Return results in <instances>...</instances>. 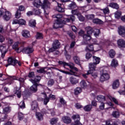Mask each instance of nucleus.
<instances>
[{"label":"nucleus","mask_w":125,"mask_h":125,"mask_svg":"<svg viewBox=\"0 0 125 125\" xmlns=\"http://www.w3.org/2000/svg\"><path fill=\"white\" fill-rule=\"evenodd\" d=\"M72 13L74 15H77L78 16V15H79L80 13H81L80 12L78 11L77 10H72Z\"/></svg>","instance_id":"nucleus-56"},{"label":"nucleus","mask_w":125,"mask_h":125,"mask_svg":"<svg viewBox=\"0 0 125 125\" xmlns=\"http://www.w3.org/2000/svg\"><path fill=\"white\" fill-rule=\"evenodd\" d=\"M117 44L119 47H125V41L120 39L117 40Z\"/></svg>","instance_id":"nucleus-12"},{"label":"nucleus","mask_w":125,"mask_h":125,"mask_svg":"<svg viewBox=\"0 0 125 125\" xmlns=\"http://www.w3.org/2000/svg\"><path fill=\"white\" fill-rule=\"evenodd\" d=\"M93 63H94L97 65H98V64L100 63V58L93 56Z\"/></svg>","instance_id":"nucleus-22"},{"label":"nucleus","mask_w":125,"mask_h":125,"mask_svg":"<svg viewBox=\"0 0 125 125\" xmlns=\"http://www.w3.org/2000/svg\"><path fill=\"white\" fill-rule=\"evenodd\" d=\"M69 7L71 9H74V8H76V7H77V5L75 2H72L69 5Z\"/></svg>","instance_id":"nucleus-50"},{"label":"nucleus","mask_w":125,"mask_h":125,"mask_svg":"<svg viewBox=\"0 0 125 125\" xmlns=\"http://www.w3.org/2000/svg\"><path fill=\"white\" fill-rule=\"evenodd\" d=\"M57 122H58V118H53L50 120V125H54L57 124Z\"/></svg>","instance_id":"nucleus-30"},{"label":"nucleus","mask_w":125,"mask_h":125,"mask_svg":"<svg viewBox=\"0 0 125 125\" xmlns=\"http://www.w3.org/2000/svg\"><path fill=\"white\" fill-rule=\"evenodd\" d=\"M55 18H57V21L54 24V28L57 29V28H61L62 24H65V23H68V22H70L71 21H75L76 17L72 15L67 16V18H65L63 21H60L61 20H63L62 18V15H57L55 17Z\"/></svg>","instance_id":"nucleus-1"},{"label":"nucleus","mask_w":125,"mask_h":125,"mask_svg":"<svg viewBox=\"0 0 125 125\" xmlns=\"http://www.w3.org/2000/svg\"><path fill=\"white\" fill-rule=\"evenodd\" d=\"M42 95H43L44 97V99L43 101V103L44 105H46L48 102H49V98H47V96H46V94L44 93H42Z\"/></svg>","instance_id":"nucleus-24"},{"label":"nucleus","mask_w":125,"mask_h":125,"mask_svg":"<svg viewBox=\"0 0 125 125\" xmlns=\"http://www.w3.org/2000/svg\"><path fill=\"white\" fill-rule=\"evenodd\" d=\"M82 91H83V90L81 87H77L74 89V94H75V95H78V94H80Z\"/></svg>","instance_id":"nucleus-28"},{"label":"nucleus","mask_w":125,"mask_h":125,"mask_svg":"<svg viewBox=\"0 0 125 125\" xmlns=\"http://www.w3.org/2000/svg\"><path fill=\"white\" fill-rule=\"evenodd\" d=\"M73 60L76 64H80V58L78 56H74L73 57Z\"/></svg>","instance_id":"nucleus-41"},{"label":"nucleus","mask_w":125,"mask_h":125,"mask_svg":"<svg viewBox=\"0 0 125 125\" xmlns=\"http://www.w3.org/2000/svg\"><path fill=\"white\" fill-rule=\"evenodd\" d=\"M78 17L79 18V20L80 21H84V17H83L82 15H81V13H80L79 15H78Z\"/></svg>","instance_id":"nucleus-51"},{"label":"nucleus","mask_w":125,"mask_h":125,"mask_svg":"<svg viewBox=\"0 0 125 125\" xmlns=\"http://www.w3.org/2000/svg\"><path fill=\"white\" fill-rule=\"evenodd\" d=\"M121 16H122V12H121V11H118L115 13V18L119 19Z\"/></svg>","instance_id":"nucleus-40"},{"label":"nucleus","mask_w":125,"mask_h":125,"mask_svg":"<svg viewBox=\"0 0 125 125\" xmlns=\"http://www.w3.org/2000/svg\"><path fill=\"white\" fill-rule=\"evenodd\" d=\"M108 98H109V99L111 100V101H113L114 103H115V104H116V105H121L120 104H119V102H118V100L116 99V98L111 96H109Z\"/></svg>","instance_id":"nucleus-29"},{"label":"nucleus","mask_w":125,"mask_h":125,"mask_svg":"<svg viewBox=\"0 0 125 125\" xmlns=\"http://www.w3.org/2000/svg\"><path fill=\"white\" fill-rule=\"evenodd\" d=\"M33 5L35 7H40L42 5V2L41 0H35L33 2Z\"/></svg>","instance_id":"nucleus-17"},{"label":"nucleus","mask_w":125,"mask_h":125,"mask_svg":"<svg viewBox=\"0 0 125 125\" xmlns=\"http://www.w3.org/2000/svg\"><path fill=\"white\" fill-rule=\"evenodd\" d=\"M0 50L1 53H2V52H6V47H5L4 45H0Z\"/></svg>","instance_id":"nucleus-44"},{"label":"nucleus","mask_w":125,"mask_h":125,"mask_svg":"<svg viewBox=\"0 0 125 125\" xmlns=\"http://www.w3.org/2000/svg\"><path fill=\"white\" fill-rule=\"evenodd\" d=\"M33 51L34 49L30 47L24 48L23 50V53H26V54H29V53H32V52H33Z\"/></svg>","instance_id":"nucleus-14"},{"label":"nucleus","mask_w":125,"mask_h":125,"mask_svg":"<svg viewBox=\"0 0 125 125\" xmlns=\"http://www.w3.org/2000/svg\"><path fill=\"white\" fill-rule=\"evenodd\" d=\"M31 110H37V109H38V103L36 101H33L31 103Z\"/></svg>","instance_id":"nucleus-20"},{"label":"nucleus","mask_w":125,"mask_h":125,"mask_svg":"<svg viewBox=\"0 0 125 125\" xmlns=\"http://www.w3.org/2000/svg\"><path fill=\"white\" fill-rule=\"evenodd\" d=\"M69 81L72 84H77L79 83V79L75 77H70Z\"/></svg>","instance_id":"nucleus-19"},{"label":"nucleus","mask_w":125,"mask_h":125,"mask_svg":"<svg viewBox=\"0 0 125 125\" xmlns=\"http://www.w3.org/2000/svg\"><path fill=\"white\" fill-rule=\"evenodd\" d=\"M86 50H89V51H93L94 48L93 45H88L86 48Z\"/></svg>","instance_id":"nucleus-45"},{"label":"nucleus","mask_w":125,"mask_h":125,"mask_svg":"<svg viewBox=\"0 0 125 125\" xmlns=\"http://www.w3.org/2000/svg\"><path fill=\"white\" fill-rule=\"evenodd\" d=\"M11 111V107L9 106H4L3 107V114H8V113H10Z\"/></svg>","instance_id":"nucleus-18"},{"label":"nucleus","mask_w":125,"mask_h":125,"mask_svg":"<svg viewBox=\"0 0 125 125\" xmlns=\"http://www.w3.org/2000/svg\"><path fill=\"white\" fill-rule=\"evenodd\" d=\"M36 118L39 121H42L43 119V115L40 112H37L36 114Z\"/></svg>","instance_id":"nucleus-23"},{"label":"nucleus","mask_w":125,"mask_h":125,"mask_svg":"<svg viewBox=\"0 0 125 125\" xmlns=\"http://www.w3.org/2000/svg\"><path fill=\"white\" fill-rule=\"evenodd\" d=\"M71 118L74 122H76V121H81V117L79 114L73 115L71 117Z\"/></svg>","instance_id":"nucleus-25"},{"label":"nucleus","mask_w":125,"mask_h":125,"mask_svg":"<svg viewBox=\"0 0 125 125\" xmlns=\"http://www.w3.org/2000/svg\"><path fill=\"white\" fill-rule=\"evenodd\" d=\"M36 38L37 40H42V39H43V35H42V34L38 32Z\"/></svg>","instance_id":"nucleus-34"},{"label":"nucleus","mask_w":125,"mask_h":125,"mask_svg":"<svg viewBox=\"0 0 125 125\" xmlns=\"http://www.w3.org/2000/svg\"><path fill=\"white\" fill-rule=\"evenodd\" d=\"M97 100H98V101H100V102H103V101H104V96H98L97 97Z\"/></svg>","instance_id":"nucleus-46"},{"label":"nucleus","mask_w":125,"mask_h":125,"mask_svg":"<svg viewBox=\"0 0 125 125\" xmlns=\"http://www.w3.org/2000/svg\"><path fill=\"white\" fill-rule=\"evenodd\" d=\"M108 54L110 58H114V57H115V55H116V52H115V50L113 49H111L109 50Z\"/></svg>","instance_id":"nucleus-27"},{"label":"nucleus","mask_w":125,"mask_h":125,"mask_svg":"<svg viewBox=\"0 0 125 125\" xmlns=\"http://www.w3.org/2000/svg\"><path fill=\"white\" fill-rule=\"evenodd\" d=\"M60 46V42L59 41L56 40L54 42L52 47L49 49V52H53V51H55L56 49H58Z\"/></svg>","instance_id":"nucleus-6"},{"label":"nucleus","mask_w":125,"mask_h":125,"mask_svg":"<svg viewBox=\"0 0 125 125\" xmlns=\"http://www.w3.org/2000/svg\"><path fill=\"white\" fill-rule=\"evenodd\" d=\"M91 109H92V106L91 105H87L84 107V111H86V112L90 111Z\"/></svg>","instance_id":"nucleus-37"},{"label":"nucleus","mask_w":125,"mask_h":125,"mask_svg":"<svg viewBox=\"0 0 125 125\" xmlns=\"http://www.w3.org/2000/svg\"><path fill=\"white\" fill-rule=\"evenodd\" d=\"M118 33L122 37H125V28L123 26H120L118 28Z\"/></svg>","instance_id":"nucleus-13"},{"label":"nucleus","mask_w":125,"mask_h":125,"mask_svg":"<svg viewBox=\"0 0 125 125\" xmlns=\"http://www.w3.org/2000/svg\"><path fill=\"white\" fill-rule=\"evenodd\" d=\"M57 10L59 12H63L64 9H63V8H62V7H61V4H59L58 3V7L57 8Z\"/></svg>","instance_id":"nucleus-36"},{"label":"nucleus","mask_w":125,"mask_h":125,"mask_svg":"<svg viewBox=\"0 0 125 125\" xmlns=\"http://www.w3.org/2000/svg\"><path fill=\"white\" fill-rule=\"evenodd\" d=\"M30 81L33 83V85L30 87V90L33 92H37L38 91V88H37V84L36 82H33V80H30Z\"/></svg>","instance_id":"nucleus-10"},{"label":"nucleus","mask_w":125,"mask_h":125,"mask_svg":"<svg viewBox=\"0 0 125 125\" xmlns=\"http://www.w3.org/2000/svg\"><path fill=\"white\" fill-rule=\"evenodd\" d=\"M15 17L18 19H19V18L21 17V12H20V11L17 10L16 11V14H15Z\"/></svg>","instance_id":"nucleus-42"},{"label":"nucleus","mask_w":125,"mask_h":125,"mask_svg":"<svg viewBox=\"0 0 125 125\" xmlns=\"http://www.w3.org/2000/svg\"><path fill=\"white\" fill-rule=\"evenodd\" d=\"M60 102L61 103L62 105H66V102H65V100H64V99L62 98H60Z\"/></svg>","instance_id":"nucleus-59"},{"label":"nucleus","mask_w":125,"mask_h":125,"mask_svg":"<svg viewBox=\"0 0 125 125\" xmlns=\"http://www.w3.org/2000/svg\"><path fill=\"white\" fill-rule=\"evenodd\" d=\"M57 70L60 72H61L62 73H63V74H67V75H75V74H76V72H74L73 70H70V72L62 70H59L58 69H57Z\"/></svg>","instance_id":"nucleus-21"},{"label":"nucleus","mask_w":125,"mask_h":125,"mask_svg":"<svg viewBox=\"0 0 125 125\" xmlns=\"http://www.w3.org/2000/svg\"><path fill=\"white\" fill-rule=\"evenodd\" d=\"M12 79L13 80H17V81H19V82H21V83H23V82H24V79L23 78H18L15 77H13Z\"/></svg>","instance_id":"nucleus-55"},{"label":"nucleus","mask_w":125,"mask_h":125,"mask_svg":"<svg viewBox=\"0 0 125 125\" xmlns=\"http://www.w3.org/2000/svg\"><path fill=\"white\" fill-rule=\"evenodd\" d=\"M22 36L24 38H26V39H28V38H30L31 35H30V32L29 31L26 30H24L22 31Z\"/></svg>","instance_id":"nucleus-15"},{"label":"nucleus","mask_w":125,"mask_h":125,"mask_svg":"<svg viewBox=\"0 0 125 125\" xmlns=\"http://www.w3.org/2000/svg\"><path fill=\"white\" fill-rule=\"evenodd\" d=\"M120 86V82L118 80H115L112 83V88L113 89H117Z\"/></svg>","instance_id":"nucleus-16"},{"label":"nucleus","mask_w":125,"mask_h":125,"mask_svg":"<svg viewBox=\"0 0 125 125\" xmlns=\"http://www.w3.org/2000/svg\"><path fill=\"white\" fill-rule=\"evenodd\" d=\"M85 17L88 20H92L94 18V15H87Z\"/></svg>","instance_id":"nucleus-48"},{"label":"nucleus","mask_w":125,"mask_h":125,"mask_svg":"<svg viewBox=\"0 0 125 125\" xmlns=\"http://www.w3.org/2000/svg\"><path fill=\"white\" fill-rule=\"evenodd\" d=\"M119 65L118 63V61L116 59H113L111 61V67H113L114 68L117 67Z\"/></svg>","instance_id":"nucleus-26"},{"label":"nucleus","mask_w":125,"mask_h":125,"mask_svg":"<svg viewBox=\"0 0 125 125\" xmlns=\"http://www.w3.org/2000/svg\"><path fill=\"white\" fill-rule=\"evenodd\" d=\"M94 32H95V37H98V36H99V33H100V30H99V29H95Z\"/></svg>","instance_id":"nucleus-49"},{"label":"nucleus","mask_w":125,"mask_h":125,"mask_svg":"<svg viewBox=\"0 0 125 125\" xmlns=\"http://www.w3.org/2000/svg\"><path fill=\"white\" fill-rule=\"evenodd\" d=\"M40 80H41V77L37 76L35 80H32V82H33V83H34V82H36V83H37V82H39V81Z\"/></svg>","instance_id":"nucleus-62"},{"label":"nucleus","mask_w":125,"mask_h":125,"mask_svg":"<svg viewBox=\"0 0 125 125\" xmlns=\"http://www.w3.org/2000/svg\"><path fill=\"white\" fill-rule=\"evenodd\" d=\"M54 84V81H53V80H51L48 82V85H49V86H51V85H53Z\"/></svg>","instance_id":"nucleus-60"},{"label":"nucleus","mask_w":125,"mask_h":125,"mask_svg":"<svg viewBox=\"0 0 125 125\" xmlns=\"http://www.w3.org/2000/svg\"><path fill=\"white\" fill-rule=\"evenodd\" d=\"M19 105L20 108H21V109H24V108H25V103L24 102V101H22L21 102Z\"/></svg>","instance_id":"nucleus-58"},{"label":"nucleus","mask_w":125,"mask_h":125,"mask_svg":"<svg viewBox=\"0 0 125 125\" xmlns=\"http://www.w3.org/2000/svg\"><path fill=\"white\" fill-rule=\"evenodd\" d=\"M33 13L36 15H40L41 14V11L40 10H33Z\"/></svg>","instance_id":"nucleus-61"},{"label":"nucleus","mask_w":125,"mask_h":125,"mask_svg":"<svg viewBox=\"0 0 125 125\" xmlns=\"http://www.w3.org/2000/svg\"><path fill=\"white\" fill-rule=\"evenodd\" d=\"M96 66L97 64L94 62L89 63L88 65L89 70L87 71V74H91V72H94L96 70Z\"/></svg>","instance_id":"nucleus-8"},{"label":"nucleus","mask_w":125,"mask_h":125,"mask_svg":"<svg viewBox=\"0 0 125 125\" xmlns=\"http://www.w3.org/2000/svg\"><path fill=\"white\" fill-rule=\"evenodd\" d=\"M44 112L46 114H49V113L51 112V114L52 116H54V115H55V111H54V110L52 109L46 110Z\"/></svg>","instance_id":"nucleus-35"},{"label":"nucleus","mask_w":125,"mask_h":125,"mask_svg":"<svg viewBox=\"0 0 125 125\" xmlns=\"http://www.w3.org/2000/svg\"><path fill=\"white\" fill-rule=\"evenodd\" d=\"M86 31H87V35H84L83 36V39L84 42H85V43H86L87 42L90 41L91 40V37L90 35L93 33V29L90 26H88L85 28Z\"/></svg>","instance_id":"nucleus-3"},{"label":"nucleus","mask_w":125,"mask_h":125,"mask_svg":"<svg viewBox=\"0 0 125 125\" xmlns=\"http://www.w3.org/2000/svg\"><path fill=\"white\" fill-rule=\"evenodd\" d=\"M18 45H20V42H15L13 45V49H15V50H16V49H17V48H18Z\"/></svg>","instance_id":"nucleus-47"},{"label":"nucleus","mask_w":125,"mask_h":125,"mask_svg":"<svg viewBox=\"0 0 125 125\" xmlns=\"http://www.w3.org/2000/svg\"><path fill=\"white\" fill-rule=\"evenodd\" d=\"M91 57H92V55H91V54H90V53H87L86 54L85 58L87 60H88L89 59H90Z\"/></svg>","instance_id":"nucleus-52"},{"label":"nucleus","mask_w":125,"mask_h":125,"mask_svg":"<svg viewBox=\"0 0 125 125\" xmlns=\"http://www.w3.org/2000/svg\"><path fill=\"white\" fill-rule=\"evenodd\" d=\"M24 50V48L23 47H21L19 48H18L16 49V51L18 52V53H20V52H23V51Z\"/></svg>","instance_id":"nucleus-53"},{"label":"nucleus","mask_w":125,"mask_h":125,"mask_svg":"<svg viewBox=\"0 0 125 125\" xmlns=\"http://www.w3.org/2000/svg\"><path fill=\"white\" fill-rule=\"evenodd\" d=\"M49 99H51V100H55L56 99L55 95H52V94L50 95Z\"/></svg>","instance_id":"nucleus-64"},{"label":"nucleus","mask_w":125,"mask_h":125,"mask_svg":"<svg viewBox=\"0 0 125 125\" xmlns=\"http://www.w3.org/2000/svg\"><path fill=\"white\" fill-rule=\"evenodd\" d=\"M105 107V104L103 103H101V104L100 105V109L101 110H104V108Z\"/></svg>","instance_id":"nucleus-63"},{"label":"nucleus","mask_w":125,"mask_h":125,"mask_svg":"<svg viewBox=\"0 0 125 125\" xmlns=\"http://www.w3.org/2000/svg\"><path fill=\"white\" fill-rule=\"evenodd\" d=\"M80 85H81V87L84 88V87H86L87 85L86 84V82H85V81L82 80L80 82Z\"/></svg>","instance_id":"nucleus-39"},{"label":"nucleus","mask_w":125,"mask_h":125,"mask_svg":"<svg viewBox=\"0 0 125 125\" xmlns=\"http://www.w3.org/2000/svg\"><path fill=\"white\" fill-rule=\"evenodd\" d=\"M58 63L59 64H60V65H63V66H68L70 69L72 70H74V71H76V72H78V71H79V69H78L77 67H75L74 64L73 63L72 64H68L66 62L62 61H59Z\"/></svg>","instance_id":"nucleus-7"},{"label":"nucleus","mask_w":125,"mask_h":125,"mask_svg":"<svg viewBox=\"0 0 125 125\" xmlns=\"http://www.w3.org/2000/svg\"><path fill=\"white\" fill-rule=\"evenodd\" d=\"M109 6L112 7V8H115L116 9H118L119 8V5L115 3H111L109 4Z\"/></svg>","instance_id":"nucleus-32"},{"label":"nucleus","mask_w":125,"mask_h":125,"mask_svg":"<svg viewBox=\"0 0 125 125\" xmlns=\"http://www.w3.org/2000/svg\"><path fill=\"white\" fill-rule=\"evenodd\" d=\"M36 24H37V23L36 22V20H31L30 21H29V26H30V27H35Z\"/></svg>","instance_id":"nucleus-31"},{"label":"nucleus","mask_w":125,"mask_h":125,"mask_svg":"<svg viewBox=\"0 0 125 125\" xmlns=\"http://www.w3.org/2000/svg\"><path fill=\"white\" fill-rule=\"evenodd\" d=\"M19 25H26V21L24 19H20L19 20Z\"/></svg>","instance_id":"nucleus-43"},{"label":"nucleus","mask_w":125,"mask_h":125,"mask_svg":"<svg viewBox=\"0 0 125 125\" xmlns=\"http://www.w3.org/2000/svg\"><path fill=\"white\" fill-rule=\"evenodd\" d=\"M18 118L19 120H23V118H24V115L23 114V113L19 112L18 113Z\"/></svg>","instance_id":"nucleus-57"},{"label":"nucleus","mask_w":125,"mask_h":125,"mask_svg":"<svg viewBox=\"0 0 125 125\" xmlns=\"http://www.w3.org/2000/svg\"><path fill=\"white\" fill-rule=\"evenodd\" d=\"M101 75L100 78L101 82H104L106 81V80H109L110 79V76L107 72V70L106 69H104L103 71L101 72Z\"/></svg>","instance_id":"nucleus-5"},{"label":"nucleus","mask_w":125,"mask_h":125,"mask_svg":"<svg viewBox=\"0 0 125 125\" xmlns=\"http://www.w3.org/2000/svg\"><path fill=\"white\" fill-rule=\"evenodd\" d=\"M112 116L114 118H119V117H120V112H119V110L114 111L112 113Z\"/></svg>","instance_id":"nucleus-33"},{"label":"nucleus","mask_w":125,"mask_h":125,"mask_svg":"<svg viewBox=\"0 0 125 125\" xmlns=\"http://www.w3.org/2000/svg\"><path fill=\"white\" fill-rule=\"evenodd\" d=\"M62 120L64 124H66L67 125H69V124H71V123H72V119L68 116H63Z\"/></svg>","instance_id":"nucleus-11"},{"label":"nucleus","mask_w":125,"mask_h":125,"mask_svg":"<svg viewBox=\"0 0 125 125\" xmlns=\"http://www.w3.org/2000/svg\"><path fill=\"white\" fill-rule=\"evenodd\" d=\"M2 16V18L4 21H9L11 19L12 15L10 12L7 11L6 9H0V17Z\"/></svg>","instance_id":"nucleus-2"},{"label":"nucleus","mask_w":125,"mask_h":125,"mask_svg":"<svg viewBox=\"0 0 125 125\" xmlns=\"http://www.w3.org/2000/svg\"><path fill=\"white\" fill-rule=\"evenodd\" d=\"M18 62L15 59L10 58L8 59V64L6 65V67L9 66V65H13L14 66L16 63Z\"/></svg>","instance_id":"nucleus-9"},{"label":"nucleus","mask_w":125,"mask_h":125,"mask_svg":"<svg viewBox=\"0 0 125 125\" xmlns=\"http://www.w3.org/2000/svg\"><path fill=\"white\" fill-rule=\"evenodd\" d=\"M42 7L44 10V14H45V15H48V10L50 9V2H49L48 0H43Z\"/></svg>","instance_id":"nucleus-4"},{"label":"nucleus","mask_w":125,"mask_h":125,"mask_svg":"<svg viewBox=\"0 0 125 125\" xmlns=\"http://www.w3.org/2000/svg\"><path fill=\"white\" fill-rule=\"evenodd\" d=\"M93 23H95V24H102L103 23V21H101L100 19H96L93 20Z\"/></svg>","instance_id":"nucleus-38"},{"label":"nucleus","mask_w":125,"mask_h":125,"mask_svg":"<svg viewBox=\"0 0 125 125\" xmlns=\"http://www.w3.org/2000/svg\"><path fill=\"white\" fill-rule=\"evenodd\" d=\"M91 75H92V77H93V78L94 79H96L97 78H98V75L97 74V73H95V72H94V71H91Z\"/></svg>","instance_id":"nucleus-54"}]
</instances>
